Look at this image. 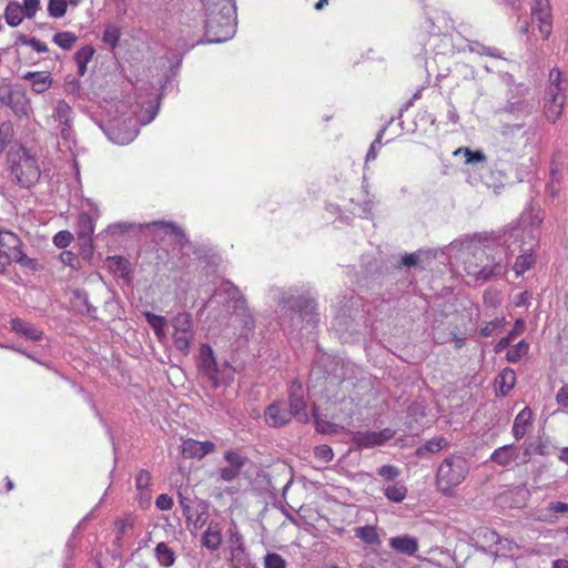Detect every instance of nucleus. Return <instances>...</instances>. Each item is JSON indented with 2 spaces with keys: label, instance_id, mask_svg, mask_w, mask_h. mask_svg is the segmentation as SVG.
Segmentation results:
<instances>
[{
  "label": "nucleus",
  "instance_id": "f257e3e1",
  "mask_svg": "<svg viewBox=\"0 0 568 568\" xmlns=\"http://www.w3.org/2000/svg\"><path fill=\"white\" fill-rule=\"evenodd\" d=\"M205 14V41L221 43L232 39L236 30L235 0H202Z\"/></svg>",
  "mask_w": 568,
  "mask_h": 568
},
{
  "label": "nucleus",
  "instance_id": "f03ea898",
  "mask_svg": "<svg viewBox=\"0 0 568 568\" xmlns=\"http://www.w3.org/2000/svg\"><path fill=\"white\" fill-rule=\"evenodd\" d=\"M293 417L302 424H306L310 420L303 387L298 383L291 385L288 403L284 400L274 402L267 406L264 413L265 423L272 427L286 425Z\"/></svg>",
  "mask_w": 568,
  "mask_h": 568
},
{
  "label": "nucleus",
  "instance_id": "7ed1b4c3",
  "mask_svg": "<svg viewBox=\"0 0 568 568\" xmlns=\"http://www.w3.org/2000/svg\"><path fill=\"white\" fill-rule=\"evenodd\" d=\"M159 112V103H149L146 108L138 104L133 111L134 116H129L123 121V126L119 120H112L105 126H102L108 139L119 145L131 143L139 134V129L152 122Z\"/></svg>",
  "mask_w": 568,
  "mask_h": 568
},
{
  "label": "nucleus",
  "instance_id": "20e7f679",
  "mask_svg": "<svg viewBox=\"0 0 568 568\" xmlns=\"http://www.w3.org/2000/svg\"><path fill=\"white\" fill-rule=\"evenodd\" d=\"M459 247L464 256L465 271L475 280L487 281L504 272V266L499 262L489 261L484 248L476 246L473 248L469 241H454L449 244V252Z\"/></svg>",
  "mask_w": 568,
  "mask_h": 568
},
{
  "label": "nucleus",
  "instance_id": "39448f33",
  "mask_svg": "<svg viewBox=\"0 0 568 568\" xmlns=\"http://www.w3.org/2000/svg\"><path fill=\"white\" fill-rule=\"evenodd\" d=\"M270 298L277 303L282 310L291 311L294 316L307 324L317 322L315 301L297 287H272Z\"/></svg>",
  "mask_w": 568,
  "mask_h": 568
},
{
  "label": "nucleus",
  "instance_id": "423d86ee",
  "mask_svg": "<svg viewBox=\"0 0 568 568\" xmlns=\"http://www.w3.org/2000/svg\"><path fill=\"white\" fill-rule=\"evenodd\" d=\"M7 164L10 180L20 187L29 189L40 179L41 171L37 158L22 145L8 152Z\"/></svg>",
  "mask_w": 568,
  "mask_h": 568
},
{
  "label": "nucleus",
  "instance_id": "0eeeda50",
  "mask_svg": "<svg viewBox=\"0 0 568 568\" xmlns=\"http://www.w3.org/2000/svg\"><path fill=\"white\" fill-rule=\"evenodd\" d=\"M500 144L509 152L524 153L527 150L534 149L538 142V126L524 123H508L500 124L498 130Z\"/></svg>",
  "mask_w": 568,
  "mask_h": 568
},
{
  "label": "nucleus",
  "instance_id": "6e6552de",
  "mask_svg": "<svg viewBox=\"0 0 568 568\" xmlns=\"http://www.w3.org/2000/svg\"><path fill=\"white\" fill-rule=\"evenodd\" d=\"M468 474V460L460 455H450L437 468L436 487L443 495L453 496L456 487L465 481Z\"/></svg>",
  "mask_w": 568,
  "mask_h": 568
},
{
  "label": "nucleus",
  "instance_id": "1a4fd4ad",
  "mask_svg": "<svg viewBox=\"0 0 568 568\" xmlns=\"http://www.w3.org/2000/svg\"><path fill=\"white\" fill-rule=\"evenodd\" d=\"M199 367L214 388L229 386L234 379V367L226 361L219 362L207 344H203L200 348Z\"/></svg>",
  "mask_w": 568,
  "mask_h": 568
},
{
  "label": "nucleus",
  "instance_id": "9d476101",
  "mask_svg": "<svg viewBox=\"0 0 568 568\" xmlns=\"http://www.w3.org/2000/svg\"><path fill=\"white\" fill-rule=\"evenodd\" d=\"M544 216L540 207L529 204L520 214L518 227L511 234L515 242L523 241L524 245H528L529 251L534 250L538 243L539 227Z\"/></svg>",
  "mask_w": 568,
  "mask_h": 568
},
{
  "label": "nucleus",
  "instance_id": "9b49d317",
  "mask_svg": "<svg viewBox=\"0 0 568 568\" xmlns=\"http://www.w3.org/2000/svg\"><path fill=\"white\" fill-rule=\"evenodd\" d=\"M566 102L565 89L561 85V73L558 69L549 72V83L545 91L544 114L546 119L555 123L561 115Z\"/></svg>",
  "mask_w": 568,
  "mask_h": 568
},
{
  "label": "nucleus",
  "instance_id": "f8f14e48",
  "mask_svg": "<svg viewBox=\"0 0 568 568\" xmlns=\"http://www.w3.org/2000/svg\"><path fill=\"white\" fill-rule=\"evenodd\" d=\"M225 294L227 300L233 303L234 318L242 322L243 328L251 331L254 326V320L247 307L246 301L242 296L237 287L230 282L222 283L213 296L205 303L204 308H209L219 296Z\"/></svg>",
  "mask_w": 568,
  "mask_h": 568
},
{
  "label": "nucleus",
  "instance_id": "ddd939ff",
  "mask_svg": "<svg viewBox=\"0 0 568 568\" xmlns=\"http://www.w3.org/2000/svg\"><path fill=\"white\" fill-rule=\"evenodd\" d=\"M0 104L10 108L19 119L29 118L32 113L31 102L26 92L13 90L9 83L0 85Z\"/></svg>",
  "mask_w": 568,
  "mask_h": 568
},
{
  "label": "nucleus",
  "instance_id": "4468645a",
  "mask_svg": "<svg viewBox=\"0 0 568 568\" xmlns=\"http://www.w3.org/2000/svg\"><path fill=\"white\" fill-rule=\"evenodd\" d=\"M170 323L173 328V342L175 347L186 354L194 338L191 314L186 312L178 313Z\"/></svg>",
  "mask_w": 568,
  "mask_h": 568
},
{
  "label": "nucleus",
  "instance_id": "2eb2a0df",
  "mask_svg": "<svg viewBox=\"0 0 568 568\" xmlns=\"http://www.w3.org/2000/svg\"><path fill=\"white\" fill-rule=\"evenodd\" d=\"M531 21L537 24L544 39H548L552 30L551 8L549 0H531Z\"/></svg>",
  "mask_w": 568,
  "mask_h": 568
},
{
  "label": "nucleus",
  "instance_id": "dca6fc26",
  "mask_svg": "<svg viewBox=\"0 0 568 568\" xmlns=\"http://www.w3.org/2000/svg\"><path fill=\"white\" fill-rule=\"evenodd\" d=\"M395 436V430L385 428L383 430L357 432L353 436V443L359 448L381 446Z\"/></svg>",
  "mask_w": 568,
  "mask_h": 568
},
{
  "label": "nucleus",
  "instance_id": "f3484780",
  "mask_svg": "<svg viewBox=\"0 0 568 568\" xmlns=\"http://www.w3.org/2000/svg\"><path fill=\"white\" fill-rule=\"evenodd\" d=\"M215 448L216 446L213 442H200L193 438H186L182 440L181 454L184 458L200 460L213 453Z\"/></svg>",
  "mask_w": 568,
  "mask_h": 568
},
{
  "label": "nucleus",
  "instance_id": "a211bd4d",
  "mask_svg": "<svg viewBox=\"0 0 568 568\" xmlns=\"http://www.w3.org/2000/svg\"><path fill=\"white\" fill-rule=\"evenodd\" d=\"M20 245V239L13 232L0 230V250L8 251L18 263L27 265L30 260L22 253Z\"/></svg>",
  "mask_w": 568,
  "mask_h": 568
},
{
  "label": "nucleus",
  "instance_id": "6ab92c4d",
  "mask_svg": "<svg viewBox=\"0 0 568 568\" xmlns=\"http://www.w3.org/2000/svg\"><path fill=\"white\" fill-rule=\"evenodd\" d=\"M519 457V449L514 444L504 445L493 452L489 460L501 467H511L517 464Z\"/></svg>",
  "mask_w": 568,
  "mask_h": 568
},
{
  "label": "nucleus",
  "instance_id": "aec40b11",
  "mask_svg": "<svg viewBox=\"0 0 568 568\" xmlns=\"http://www.w3.org/2000/svg\"><path fill=\"white\" fill-rule=\"evenodd\" d=\"M224 459L229 465L220 469V477L224 481H232L239 476L245 459L240 454L231 450L224 454Z\"/></svg>",
  "mask_w": 568,
  "mask_h": 568
},
{
  "label": "nucleus",
  "instance_id": "412c9836",
  "mask_svg": "<svg viewBox=\"0 0 568 568\" xmlns=\"http://www.w3.org/2000/svg\"><path fill=\"white\" fill-rule=\"evenodd\" d=\"M10 329L34 342L40 341L43 336V332L40 328L18 317L10 321Z\"/></svg>",
  "mask_w": 568,
  "mask_h": 568
},
{
  "label": "nucleus",
  "instance_id": "4be33fe9",
  "mask_svg": "<svg viewBox=\"0 0 568 568\" xmlns=\"http://www.w3.org/2000/svg\"><path fill=\"white\" fill-rule=\"evenodd\" d=\"M389 547L397 552L414 556L418 550V542L415 537L402 535L389 539Z\"/></svg>",
  "mask_w": 568,
  "mask_h": 568
},
{
  "label": "nucleus",
  "instance_id": "5701e85b",
  "mask_svg": "<svg viewBox=\"0 0 568 568\" xmlns=\"http://www.w3.org/2000/svg\"><path fill=\"white\" fill-rule=\"evenodd\" d=\"M534 111V103L526 99L508 100L499 110L500 113L513 114L516 116H529Z\"/></svg>",
  "mask_w": 568,
  "mask_h": 568
},
{
  "label": "nucleus",
  "instance_id": "b1692460",
  "mask_svg": "<svg viewBox=\"0 0 568 568\" xmlns=\"http://www.w3.org/2000/svg\"><path fill=\"white\" fill-rule=\"evenodd\" d=\"M202 546L211 551H215L222 544V531L217 523L211 521L202 535Z\"/></svg>",
  "mask_w": 568,
  "mask_h": 568
},
{
  "label": "nucleus",
  "instance_id": "393cba45",
  "mask_svg": "<svg viewBox=\"0 0 568 568\" xmlns=\"http://www.w3.org/2000/svg\"><path fill=\"white\" fill-rule=\"evenodd\" d=\"M520 244L518 245L521 250V254L517 257L515 264H514V272L516 273V276L523 275L525 272L530 270L535 264V255L532 253L534 250L529 251L528 245H524L523 241H519Z\"/></svg>",
  "mask_w": 568,
  "mask_h": 568
},
{
  "label": "nucleus",
  "instance_id": "a878e982",
  "mask_svg": "<svg viewBox=\"0 0 568 568\" xmlns=\"http://www.w3.org/2000/svg\"><path fill=\"white\" fill-rule=\"evenodd\" d=\"M531 419L532 412L529 407L523 408L517 414L513 424V435L517 440L521 439L525 436L527 428L531 424Z\"/></svg>",
  "mask_w": 568,
  "mask_h": 568
},
{
  "label": "nucleus",
  "instance_id": "bb28decb",
  "mask_svg": "<svg viewBox=\"0 0 568 568\" xmlns=\"http://www.w3.org/2000/svg\"><path fill=\"white\" fill-rule=\"evenodd\" d=\"M154 558L160 567L171 568L175 564L176 554L166 542L161 541L154 548Z\"/></svg>",
  "mask_w": 568,
  "mask_h": 568
},
{
  "label": "nucleus",
  "instance_id": "cd10ccee",
  "mask_svg": "<svg viewBox=\"0 0 568 568\" xmlns=\"http://www.w3.org/2000/svg\"><path fill=\"white\" fill-rule=\"evenodd\" d=\"M516 384V373L513 368H504L495 379L497 393L505 396Z\"/></svg>",
  "mask_w": 568,
  "mask_h": 568
},
{
  "label": "nucleus",
  "instance_id": "c85d7f7f",
  "mask_svg": "<svg viewBox=\"0 0 568 568\" xmlns=\"http://www.w3.org/2000/svg\"><path fill=\"white\" fill-rule=\"evenodd\" d=\"M52 116L60 125H69L73 124L74 112L64 100H58L53 106Z\"/></svg>",
  "mask_w": 568,
  "mask_h": 568
},
{
  "label": "nucleus",
  "instance_id": "c756f323",
  "mask_svg": "<svg viewBox=\"0 0 568 568\" xmlns=\"http://www.w3.org/2000/svg\"><path fill=\"white\" fill-rule=\"evenodd\" d=\"M143 315H144L148 324L152 327L156 338L160 342L165 341V338H166L165 327L169 324V321L166 320V317H164L162 315H156L149 311L144 312Z\"/></svg>",
  "mask_w": 568,
  "mask_h": 568
},
{
  "label": "nucleus",
  "instance_id": "7c9ffc66",
  "mask_svg": "<svg viewBox=\"0 0 568 568\" xmlns=\"http://www.w3.org/2000/svg\"><path fill=\"white\" fill-rule=\"evenodd\" d=\"M27 18L18 1H10L4 9V19L10 27H18Z\"/></svg>",
  "mask_w": 568,
  "mask_h": 568
},
{
  "label": "nucleus",
  "instance_id": "2f4dec72",
  "mask_svg": "<svg viewBox=\"0 0 568 568\" xmlns=\"http://www.w3.org/2000/svg\"><path fill=\"white\" fill-rule=\"evenodd\" d=\"M229 552L233 568H254L245 546L230 549Z\"/></svg>",
  "mask_w": 568,
  "mask_h": 568
},
{
  "label": "nucleus",
  "instance_id": "473e14b6",
  "mask_svg": "<svg viewBox=\"0 0 568 568\" xmlns=\"http://www.w3.org/2000/svg\"><path fill=\"white\" fill-rule=\"evenodd\" d=\"M94 54V49L91 45H84L79 49L74 54V62L78 68V75L83 77L87 72V65Z\"/></svg>",
  "mask_w": 568,
  "mask_h": 568
},
{
  "label": "nucleus",
  "instance_id": "72a5a7b5",
  "mask_svg": "<svg viewBox=\"0 0 568 568\" xmlns=\"http://www.w3.org/2000/svg\"><path fill=\"white\" fill-rule=\"evenodd\" d=\"M94 232V226L91 217L88 214H81L78 220L77 233L84 244L91 243V236Z\"/></svg>",
  "mask_w": 568,
  "mask_h": 568
},
{
  "label": "nucleus",
  "instance_id": "f704fd0d",
  "mask_svg": "<svg viewBox=\"0 0 568 568\" xmlns=\"http://www.w3.org/2000/svg\"><path fill=\"white\" fill-rule=\"evenodd\" d=\"M355 536L367 545H379L381 538L377 534L376 527L366 525L355 528Z\"/></svg>",
  "mask_w": 568,
  "mask_h": 568
},
{
  "label": "nucleus",
  "instance_id": "c9c22d12",
  "mask_svg": "<svg viewBox=\"0 0 568 568\" xmlns=\"http://www.w3.org/2000/svg\"><path fill=\"white\" fill-rule=\"evenodd\" d=\"M384 495L389 501L399 504L407 496V487L399 483L388 485L384 488Z\"/></svg>",
  "mask_w": 568,
  "mask_h": 568
},
{
  "label": "nucleus",
  "instance_id": "e433bc0d",
  "mask_svg": "<svg viewBox=\"0 0 568 568\" xmlns=\"http://www.w3.org/2000/svg\"><path fill=\"white\" fill-rule=\"evenodd\" d=\"M52 85V77L47 71H38L31 82L32 90L40 94L45 92Z\"/></svg>",
  "mask_w": 568,
  "mask_h": 568
},
{
  "label": "nucleus",
  "instance_id": "4c0bfd02",
  "mask_svg": "<svg viewBox=\"0 0 568 568\" xmlns=\"http://www.w3.org/2000/svg\"><path fill=\"white\" fill-rule=\"evenodd\" d=\"M226 544L229 550L245 546L244 538L241 535L240 529L234 520L231 521L226 530Z\"/></svg>",
  "mask_w": 568,
  "mask_h": 568
},
{
  "label": "nucleus",
  "instance_id": "58836bf2",
  "mask_svg": "<svg viewBox=\"0 0 568 568\" xmlns=\"http://www.w3.org/2000/svg\"><path fill=\"white\" fill-rule=\"evenodd\" d=\"M14 138L13 124L10 121L0 123V156Z\"/></svg>",
  "mask_w": 568,
  "mask_h": 568
},
{
  "label": "nucleus",
  "instance_id": "ea45409f",
  "mask_svg": "<svg viewBox=\"0 0 568 568\" xmlns=\"http://www.w3.org/2000/svg\"><path fill=\"white\" fill-rule=\"evenodd\" d=\"M454 155H456V156L463 155L465 158V163L466 164H475V163H479V162H485L486 161V155H485V153L483 151H480V150L471 151L468 148H459V149H457L454 152Z\"/></svg>",
  "mask_w": 568,
  "mask_h": 568
},
{
  "label": "nucleus",
  "instance_id": "a19ab883",
  "mask_svg": "<svg viewBox=\"0 0 568 568\" xmlns=\"http://www.w3.org/2000/svg\"><path fill=\"white\" fill-rule=\"evenodd\" d=\"M529 351V345L526 341L521 339L511 348L508 349L506 354V359L509 363H517L520 361Z\"/></svg>",
  "mask_w": 568,
  "mask_h": 568
},
{
  "label": "nucleus",
  "instance_id": "79ce46f5",
  "mask_svg": "<svg viewBox=\"0 0 568 568\" xmlns=\"http://www.w3.org/2000/svg\"><path fill=\"white\" fill-rule=\"evenodd\" d=\"M77 41V36L70 31L58 32L53 36V42L63 50H70Z\"/></svg>",
  "mask_w": 568,
  "mask_h": 568
},
{
  "label": "nucleus",
  "instance_id": "37998d69",
  "mask_svg": "<svg viewBox=\"0 0 568 568\" xmlns=\"http://www.w3.org/2000/svg\"><path fill=\"white\" fill-rule=\"evenodd\" d=\"M506 324L505 317H496L490 322L485 323L480 329L479 334L480 336L488 337L491 336L494 333L500 331Z\"/></svg>",
  "mask_w": 568,
  "mask_h": 568
},
{
  "label": "nucleus",
  "instance_id": "c03bdc74",
  "mask_svg": "<svg viewBox=\"0 0 568 568\" xmlns=\"http://www.w3.org/2000/svg\"><path fill=\"white\" fill-rule=\"evenodd\" d=\"M351 212L359 217L369 219L373 212V200L366 199L362 203H356L351 207Z\"/></svg>",
  "mask_w": 568,
  "mask_h": 568
},
{
  "label": "nucleus",
  "instance_id": "a18cd8bd",
  "mask_svg": "<svg viewBox=\"0 0 568 568\" xmlns=\"http://www.w3.org/2000/svg\"><path fill=\"white\" fill-rule=\"evenodd\" d=\"M120 29L114 24H108L104 29L102 40L111 48H115L120 40Z\"/></svg>",
  "mask_w": 568,
  "mask_h": 568
},
{
  "label": "nucleus",
  "instance_id": "49530a36",
  "mask_svg": "<svg viewBox=\"0 0 568 568\" xmlns=\"http://www.w3.org/2000/svg\"><path fill=\"white\" fill-rule=\"evenodd\" d=\"M313 416L316 424V430L318 433L337 434L339 432V425L322 419L315 410L313 412Z\"/></svg>",
  "mask_w": 568,
  "mask_h": 568
},
{
  "label": "nucleus",
  "instance_id": "de8ad7c7",
  "mask_svg": "<svg viewBox=\"0 0 568 568\" xmlns=\"http://www.w3.org/2000/svg\"><path fill=\"white\" fill-rule=\"evenodd\" d=\"M67 0H49L48 13L54 19L62 18L67 12Z\"/></svg>",
  "mask_w": 568,
  "mask_h": 568
},
{
  "label": "nucleus",
  "instance_id": "09e8293b",
  "mask_svg": "<svg viewBox=\"0 0 568 568\" xmlns=\"http://www.w3.org/2000/svg\"><path fill=\"white\" fill-rule=\"evenodd\" d=\"M150 484L151 474L145 469H141L135 476L136 489L140 491L141 495H143L145 491L149 490Z\"/></svg>",
  "mask_w": 568,
  "mask_h": 568
},
{
  "label": "nucleus",
  "instance_id": "8fccbe9b",
  "mask_svg": "<svg viewBox=\"0 0 568 568\" xmlns=\"http://www.w3.org/2000/svg\"><path fill=\"white\" fill-rule=\"evenodd\" d=\"M469 50L478 54H485L494 58H501V54L496 48L486 47L479 42L469 43Z\"/></svg>",
  "mask_w": 568,
  "mask_h": 568
},
{
  "label": "nucleus",
  "instance_id": "3c124183",
  "mask_svg": "<svg viewBox=\"0 0 568 568\" xmlns=\"http://www.w3.org/2000/svg\"><path fill=\"white\" fill-rule=\"evenodd\" d=\"M377 474L386 481L395 480L399 475L400 470L398 467L393 465H383L377 469Z\"/></svg>",
  "mask_w": 568,
  "mask_h": 568
},
{
  "label": "nucleus",
  "instance_id": "603ef678",
  "mask_svg": "<svg viewBox=\"0 0 568 568\" xmlns=\"http://www.w3.org/2000/svg\"><path fill=\"white\" fill-rule=\"evenodd\" d=\"M264 567L265 568H286V561L281 555L271 552L264 557Z\"/></svg>",
  "mask_w": 568,
  "mask_h": 568
},
{
  "label": "nucleus",
  "instance_id": "864d4df0",
  "mask_svg": "<svg viewBox=\"0 0 568 568\" xmlns=\"http://www.w3.org/2000/svg\"><path fill=\"white\" fill-rule=\"evenodd\" d=\"M73 241V234L70 231L63 230L53 236V244L59 248L68 247Z\"/></svg>",
  "mask_w": 568,
  "mask_h": 568
},
{
  "label": "nucleus",
  "instance_id": "5fc2aeb1",
  "mask_svg": "<svg viewBox=\"0 0 568 568\" xmlns=\"http://www.w3.org/2000/svg\"><path fill=\"white\" fill-rule=\"evenodd\" d=\"M385 130H386L385 126L383 129H381L376 139L372 142V144L367 151V154H366V162L374 161L377 158L378 151L382 145V136H383Z\"/></svg>",
  "mask_w": 568,
  "mask_h": 568
},
{
  "label": "nucleus",
  "instance_id": "6e6d98bb",
  "mask_svg": "<svg viewBox=\"0 0 568 568\" xmlns=\"http://www.w3.org/2000/svg\"><path fill=\"white\" fill-rule=\"evenodd\" d=\"M314 456L323 463H329L334 457V453L328 445H320L314 448Z\"/></svg>",
  "mask_w": 568,
  "mask_h": 568
},
{
  "label": "nucleus",
  "instance_id": "4d7b16f0",
  "mask_svg": "<svg viewBox=\"0 0 568 568\" xmlns=\"http://www.w3.org/2000/svg\"><path fill=\"white\" fill-rule=\"evenodd\" d=\"M448 446V442L444 437H435L429 439L424 448L429 453H437Z\"/></svg>",
  "mask_w": 568,
  "mask_h": 568
},
{
  "label": "nucleus",
  "instance_id": "13d9d810",
  "mask_svg": "<svg viewBox=\"0 0 568 568\" xmlns=\"http://www.w3.org/2000/svg\"><path fill=\"white\" fill-rule=\"evenodd\" d=\"M152 225L160 226L164 233L175 235L176 237H184L183 231L170 222H153Z\"/></svg>",
  "mask_w": 568,
  "mask_h": 568
},
{
  "label": "nucleus",
  "instance_id": "bf43d9fd",
  "mask_svg": "<svg viewBox=\"0 0 568 568\" xmlns=\"http://www.w3.org/2000/svg\"><path fill=\"white\" fill-rule=\"evenodd\" d=\"M21 9L28 19H32L40 9V0H23Z\"/></svg>",
  "mask_w": 568,
  "mask_h": 568
},
{
  "label": "nucleus",
  "instance_id": "052dcab7",
  "mask_svg": "<svg viewBox=\"0 0 568 568\" xmlns=\"http://www.w3.org/2000/svg\"><path fill=\"white\" fill-rule=\"evenodd\" d=\"M108 263L111 268L119 271L122 274L126 272L128 261L122 256L108 257Z\"/></svg>",
  "mask_w": 568,
  "mask_h": 568
},
{
  "label": "nucleus",
  "instance_id": "680f3d73",
  "mask_svg": "<svg viewBox=\"0 0 568 568\" xmlns=\"http://www.w3.org/2000/svg\"><path fill=\"white\" fill-rule=\"evenodd\" d=\"M556 402L562 409H568V384L558 389L556 394Z\"/></svg>",
  "mask_w": 568,
  "mask_h": 568
},
{
  "label": "nucleus",
  "instance_id": "e2e57ef3",
  "mask_svg": "<svg viewBox=\"0 0 568 568\" xmlns=\"http://www.w3.org/2000/svg\"><path fill=\"white\" fill-rule=\"evenodd\" d=\"M155 506L161 510H170L173 507V499L166 494H161L155 500Z\"/></svg>",
  "mask_w": 568,
  "mask_h": 568
},
{
  "label": "nucleus",
  "instance_id": "0e129e2a",
  "mask_svg": "<svg viewBox=\"0 0 568 568\" xmlns=\"http://www.w3.org/2000/svg\"><path fill=\"white\" fill-rule=\"evenodd\" d=\"M134 226H135L134 223L119 222V223L111 224L109 226V232H111L112 234L124 233Z\"/></svg>",
  "mask_w": 568,
  "mask_h": 568
},
{
  "label": "nucleus",
  "instance_id": "69168bd1",
  "mask_svg": "<svg viewBox=\"0 0 568 568\" xmlns=\"http://www.w3.org/2000/svg\"><path fill=\"white\" fill-rule=\"evenodd\" d=\"M419 257H420V253L405 254L402 257L400 265L407 266V267L416 266V265H418Z\"/></svg>",
  "mask_w": 568,
  "mask_h": 568
},
{
  "label": "nucleus",
  "instance_id": "338daca9",
  "mask_svg": "<svg viewBox=\"0 0 568 568\" xmlns=\"http://www.w3.org/2000/svg\"><path fill=\"white\" fill-rule=\"evenodd\" d=\"M530 297H531V295H530L527 291L521 292V293H519V294L515 297V300H514V305H515L516 307H524V306L528 307V306H529V304H530V303H529Z\"/></svg>",
  "mask_w": 568,
  "mask_h": 568
},
{
  "label": "nucleus",
  "instance_id": "774afa93",
  "mask_svg": "<svg viewBox=\"0 0 568 568\" xmlns=\"http://www.w3.org/2000/svg\"><path fill=\"white\" fill-rule=\"evenodd\" d=\"M525 329H526V322L523 318H518L515 321L514 327L508 333V335H509V337H511L514 339L516 336L523 334Z\"/></svg>",
  "mask_w": 568,
  "mask_h": 568
}]
</instances>
